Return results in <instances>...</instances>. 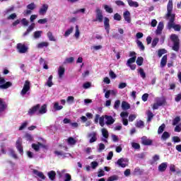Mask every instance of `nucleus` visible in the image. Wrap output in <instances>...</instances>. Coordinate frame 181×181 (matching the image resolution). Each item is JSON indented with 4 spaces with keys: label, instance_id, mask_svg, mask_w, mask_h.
I'll return each instance as SVG.
<instances>
[{
    "label": "nucleus",
    "instance_id": "obj_39",
    "mask_svg": "<svg viewBox=\"0 0 181 181\" xmlns=\"http://www.w3.org/2000/svg\"><path fill=\"white\" fill-rule=\"evenodd\" d=\"M135 60H136V57H132L127 60V66H131L132 63H135Z\"/></svg>",
    "mask_w": 181,
    "mask_h": 181
},
{
    "label": "nucleus",
    "instance_id": "obj_62",
    "mask_svg": "<svg viewBox=\"0 0 181 181\" xmlns=\"http://www.w3.org/2000/svg\"><path fill=\"white\" fill-rule=\"evenodd\" d=\"M83 88H85V90H87V88H90V87H91V83L86 82L85 83H83Z\"/></svg>",
    "mask_w": 181,
    "mask_h": 181
},
{
    "label": "nucleus",
    "instance_id": "obj_45",
    "mask_svg": "<svg viewBox=\"0 0 181 181\" xmlns=\"http://www.w3.org/2000/svg\"><path fill=\"white\" fill-rule=\"evenodd\" d=\"M139 74H140V76H141V77L142 78H146V74L145 71H144V69L140 68V69H139Z\"/></svg>",
    "mask_w": 181,
    "mask_h": 181
},
{
    "label": "nucleus",
    "instance_id": "obj_52",
    "mask_svg": "<svg viewBox=\"0 0 181 181\" xmlns=\"http://www.w3.org/2000/svg\"><path fill=\"white\" fill-rule=\"evenodd\" d=\"M134 175H142V173H144V171L141 170V168L137 167L134 169Z\"/></svg>",
    "mask_w": 181,
    "mask_h": 181
},
{
    "label": "nucleus",
    "instance_id": "obj_58",
    "mask_svg": "<svg viewBox=\"0 0 181 181\" xmlns=\"http://www.w3.org/2000/svg\"><path fill=\"white\" fill-rule=\"evenodd\" d=\"M24 138L26 139V141H33V136L28 133L25 134Z\"/></svg>",
    "mask_w": 181,
    "mask_h": 181
},
{
    "label": "nucleus",
    "instance_id": "obj_30",
    "mask_svg": "<svg viewBox=\"0 0 181 181\" xmlns=\"http://www.w3.org/2000/svg\"><path fill=\"white\" fill-rule=\"evenodd\" d=\"M122 110H129V108H131V105H129V103H128L127 102L123 101L122 103Z\"/></svg>",
    "mask_w": 181,
    "mask_h": 181
},
{
    "label": "nucleus",
    "instance_id": "obj_7",
    "mask_svg": "<svg viewBox=\"0 0 181 181\" xmlns=\"http://www.w3.org/2000/svg\"><path fill=\"white\" fill-rule=\"evenodd\" d=\"M116 163L119 168H127L129 163V160L128 158H122L117 160Z\"/></svg>",
    "mask_w": 181,
    "mask_h": 181
},
{
    "label": "nucleus",
    "instance_id": "obj_34",
    "mask_svg": "<svg viewBox=\"0 0 181 181\" xmlns=\"http://www.w3.org/2000/svg\"><path fill=\"white\" fill-rule=\"evenodd\" d=\"M168 61V56L164 55L161 59L160 66L161 67H165L166 66V62Z\"/></svg>",
    "mask_w": 181,
    "mask_h": 181
},
{
    "label": "nucleus",
    "instance_id": "obj_8",
    "mask_svg": "<svg viewBox=\"0 0 181 181\" xmlns=\"http://www.w3.org/2000/svg\"><path fill=\"white\" fill-rule=\"evenodd\" d=\"M0 88L3 90H6V88H9V87L12 86V83L6 82L5 79L0 76Z\"/></svg>",
    "mask_w": 181,
    "mask_h": 181
},
{
    "label": "nucleus",
    "instance_id": "obj_15",
    "mask_svg": "<svg viewBox=\"0 0 181 181\" xmlns=\"http://www.w3.org/2000/svg\"><path fill=\"white\" fill-rule=\"evenodd\" d=\"M104 16H103V11L100 8L96 9V21L103 22Z\"/></svg>",
    "mask_w": 181,
    "mask_h": 181
},
{
    "label": "nucleus",
    "instance_id": "obj_26",
    "mask_svg": "<svg viewBox=\"0 0 181 181\" xmlns=\"http://www.w3.org/2000/svg\"><path fill=\"white\" fill-rule=\"evenodd\" d=\"M103 8L107 13H112L114 12V9L112 8L107 4L103 5Z\"/></svg>",
    "mask_w": 181,
    "mask_h": 181
},
{
    "label": "nucleus",
    "instance_id": "obj_40",
    "mask_svg": "<svg viewBox=\"0 0 181 181\" xmlns=\"http://www.w3.org/2000/svg\"><path fill=\"white\" fill-rule=\"evenodd\" d=\"M49 46V42H42L37 45L38 49H43V47H47Z\"/></svg>",
    "mask_w": 181,
    "mask_h": 181
},
{
    "label": "nucleus",
    "instance_id": "obj_38",
    "mask_svg": "<svg viewBox=\"0 0 181 181\" xmlns=\"http://www.w3.org/2000/svg\"><path fill=\"white\" fill-rule=\"evenodd\" d=\"M101 132L103 137L108 138V136H110V134H108V130H107V129H102Z\"/></svg>",
    "mask_w": 181,
    "mask_h": 181
},
{
    "label": "nucleus",
    "instance_id": "obj_47",
    "mask_svg": "<svg viewBox=\"0 0 181 181\" xmlns=\"http://www.w3.org/2000/svg\"><path fill=\"white\" fill-rule=\"evenodd\" d=\"M73 62H74V57L66 58L64 62V64H69L73 63Z\"/></svg>",
    "mask_w": 181,
    "mask_h": 181
},
{
    "label": "nucleus",
    "instance_id": "obj_60",
    "mask_svg": "<svg viewBox=\"0 0 181 181\" xmlns=\"http://www.w3.org/2000/svg\"><path fill=\"white\" fill-rule=\"evenodd\" d=\"M14 9H15V7L13 6L9 7L5 11V13L7 15L9 13H11V12H13Z\"/></svg>",
    "mask_w": 181,
    "mask_h": 181
},
{
    "label": "nucleus",
    "instance_id": "obj_33",
    "mask_svg": "<svg viewBox=\"0 0 181 181\" xmlns=\"http://www.w3.org/2000/svg\"><path fill=\"white\" fill-rule=\"evenodd\" d=\"M48 177L50 179V180H54V179H56V172H54L53 170L49 172Z\"/></svg>",
    "mask_w": 181,
    "mask_h": 181
},
{
    "label": "nucleus",
    "instance_id": "obj_63",
    "mask_svg": "<svg viewBox=\"0 0 181 181\" xmlns=\"http://www.w3.org/2000/svg\"><path fill=\"white\" fill-rule=\"evenodd\" d=\"M90 166H91L92 169H95L96 168L98 167V163H97V161H93L90 163Z\"/></svg>",
    "mask_w": 181,
    "mask_h": 181
},
{
    "label": "nucleus",
    "instance_id": "obj_24",
    "mask_svg": "<svg viewBox=\"0 0 181 181\" xmlns=\"http://www.w3.org/2000/svg\"><path fill=\"white\" fill-rule=\"evenodd\" d=\"M127 4L131 8H138L139 6V4L137 1L132 0H127Z\"/></svg>",
    "mask_w": 181,
    "mask_h": 181
},
{
    "label": "nucleus",
    "instance_id": "obj_50",
    "mask_svg": "<svg viewBox=\"0 0 181 181\" xmlns=\"http://www.w3.org/2000/svg\"><path fill=\"white\" fill-rule=\"evenodd\" d=\"M104 119H105V116H101L99 118V124L100 127H104V125H105V123L104 122Z\"/></svg>",
    "mask_w": 181,
    "mask_h": 181
},
{
    "label": "nucleus",
    "instance_id": "obj_11",
    "mask_svg": "<svg viewBox=\"0 0 181 181\" xmlns=\"http://www.w3.org/2000/svg\"><path fill=\"white\" fill-rule=\"evenodd\" d=\"M88 138H89L90 144H93V142H95L97 141V132H91L88 134Z\"/></svg>",
    "mask_w": 181,
    "mask_h": 181
},
{
    "label": "nucleus",
    "instance_id": "obj_44",
    "mask_svg": "<svg viewBox=\"0 0 181 181\" xmlns=\"http://www.w3.org/2000/svg\"><path fill=\"white\" fill-rule=\"evenodd\" d=\"M137 66H142L144 63V58L142 57H139L136 61Z\"/></svg>",
    "mask_w": 181,
    "mask_h": 181
},
{
    "label": "nucleus",
    "instance_id": "obj_46",
    "mask_svg": "<svg viewBox=\"0 0 181 181\" xmlns=\"http://www.w3.org/2000/svg\"><path fill=\"white\" fill-rule=\"evenodd\" d=\"M27 9H29L30 11H33L34 9H36V4L35 3H31L27 6Z\"/></svg>",
    "mask_w": 181,
    "mask_h": 181
},
{
    "label": "nucleus",
    "instance_id": "obj_55",
    "mask_svg": "<svg viewBox=\"0 0 181 181\" xmlns=\"http://www.w3.org/2000/svg\"><path fill=\"white\" fill-rule=\"evenodd\" d=\"M86 12V8H80L74 11V15H77V13H84Z\"/></svg>",
    "mask_w": 181,
    "mask_h": 181
},
{
    "label": "nucleus",
    "instance_id": "obj_64",
    "mask_svg": "<svg viewBox=\"0 0 181 181\" xmlns=\"http://www.w3.org/2000/svg\"><path fill=\"white\" fill-rule=\"evenodd\" d=\"M165 53H166V49H165L158 50V56L160 57H162V55L165 54Z\"/></svg>",
    "mask_w": 181,
    "mask_h": 181
},
{
    "label": "nucleus",
    "instance_id": "obj_48",
    "mask_svg": "<svg viewBox=\"0 0 181 181\" xmlns=\"http://www.w3.org/2000/svg\"><path fill=\"white\" fill-rule=\"evenodd\" d=\"M147 116H148V122H151V121H152V118H153V113H152V112L151 111H148L147 112Z\"/></svg>",
    "mask_w": 181,
    "mask_h": 181
},
{
    "label": "nucleus",
    "instance_id": "obj_17",
    "mask_svg": "<svg viewBox=\"0 0 181 181\" xmlns=\"http://www.w3.org/2000/svg\"><path fill=\"white\" fill-rule=\"evenodd\" d=\"M152 139H148V137L146 136H143L141 138V143L143 144V145H146V146H149V145H152Z\"/></svg>",
    "mask_w": 181,
    "mask_h": 181
},
{
    "label": "nucleus",
    "instance_id": "obj_53",
    "mask_svg": "<svg viewBox=\"0 0 181 181\" xmlns=\"http://www.w3.org/2000/svg\"><path fill=\"white\" fill-rule=\"evenodd\" d=\"M98 146H99L98 148V152H103V151L105 149V145H104V144L103 143L99 144Z\"/></svg>",
    "mask_w": 181,
    "mask_h": 181
},
{
    "label": "nucleus",
    "instance_id": "obj_31",
    "mask_svg": "<svg viewBox=\"0 0 181 181\" xmlns=\"http://www.w3.org/2000/svg\"><path fill=\"white\" fill-rule=\"evenodd\" d=\"M46 86L48 87H52L53 86V76L50 75L47 81Z\"/></svg>",
    "mask_w": 181,
    "mask_h": 181
},
{
    "label": "nucleus",
    "instance_id": "obj_61",
    "mask_svg": "<svg viewBox=\"0 0 181 181\" xmlns=\"http://www.w3.org/2000/svg\"><path fill=\"white\" fill-rule=\"evenodd\" d=\"M125 87H127V83L125 82H122L118 85V88H119L120 90L125 88Z\"/></svg>",
    "mask_w": 181,
    "mask_h": 181
},
{
    "label": "nucleus",
    "instance_id": "obj_28",
    "mask_svg": "<svg viewBox=\"0 0 181 181\" xmlns=\"http://www.w3.org/2000/svg\"><path fill=\"white\" fill-rule=\"evenodd\" d=\"M40 64L43 66V69L47 70L49 66L46 64V61L43 58L40 59Z\"/></svg>",
    "mask_w": 181,
    "mask_h": 181
},
{
    "label": "nucleus",
    "instance_id": "obj_10",
    "mask_svg": "<svg viewBox=\"0 0 181 181\" xmlns=\"http://www.w3.org/2000/svg\"><path fill=\"white\" fill-rule=\"evenodd\" d=\"M16 148L21 155H23V147H22V139H18L16 142Z\"/></svg>",
    "mask_w": 181,
    "mask_h": 181
},
{
    "label": "nucleus",
    "instance_id": "obj_29",
    "mask_svg": "<svg viewBox=\"0 0 181 181\" xmlns=\"http://www.w3.org/2000/svg\"><path fill=\"white\" fill-rule=\"evenodd\" d=\"M168 138H170V134H169L168 132H164L161 136V139L163 141H166V139H168Z\"/></svg>",
    "mask_w": 181,
    "mask_h": 181
},
{
    "label": "nucleus",
    "instance_id": "obj_25",
    "mask_svg": "<svg viewBox=\"0 0 181 181\" xmlns=\"http://www.w3.org/2000/svg\"><path fill=\"white\" fill-rule=\"evenodd\" d=\"M167 168H168V163H162L158 166V170L159 172H165Z\"/></svg>",
    "mask_w": 181,
    "mask_h": 181
},
{
    "label": "nucleus",
    "instance_id": "obj_41",
    "mask_svg": "<svg viewBox=\"0 0 181 181\" xmlns=\"http://www.w3.org/2000/svg\"><path fill=\"white\" fill-rule=\"evenodd\" d=\"M54 109L55 111H60V110H63V107L59 105L58 102L54 103Z\"/></svg>",
    "mask_w": 181,
    "mask_h": 181
},
{
    "label": "nucleus",
    "instance_id": "obj_14",
    "mask_svg": "<svg viewBox=\"0 0 181 181\" xmlns=\"http://www.w3.org/2000/svg\"><path fill=\"white\" fill-rule=\"evenodd\" d=\"M105 121L106 125H112L115 122V119L112 118V116L105 115Z\"/></svg>",
    "mask_w": 181,
    "mask_h": 181
},
{
    "label": "nucleus",
    "instance_id": "obj_6",
    "mask_svg": "<svg viewBox=\"0 0 181 181\" xmlns=\"http://www.w3.org/2000/svg\"><path fill=\"white\" fill-rule=\"evenodd\" d=\"M57 175H59V177H62L64 176V181H71V175L69 173H66V170H58L57 172Z\"/></svg>",
    "mask_w": 181,
    "mask_h": 181
},
{
    "label": "nucleus",
    "instance_id": "obj_4",
    "mask_svg": "<svg viewBox=\"0 0 181 181\" xmlns=\"http://www.w3.org/2000/svg\"><path fill=\"white\" fill-rule=\"evenodd\" d=\"M20 94L21 97H25V95H29L30 94V82L29 81H25Z\"/></svg>",
    "mask_w": 181,
    "mask_h": 181
},
{
    "label": "nucleus",
    "instance_id": "obj_1",
    "mask_svg": "<svg viewBox=\"0 0 181 181\" xmlns=\"http://www.w3.org/2000/svg\"><path fill=\"white\" fill-rule=\"evenodd\" d=\"M173 12V0H169L167 5V14L166 16L169 19V22L168 23V29H174L179 32L181 29L180 25L175 24V14L172 13Z\"/></svg>",
    "mask_w": 181,
    "mask_h": 181
},
{
    "label": "nucleus",
    "instance_id": "obj_23",
    "mask_svg": "<svg viewBox=\"0 0 181 181\" xmlns=\"http://www.w3.org/2000/svg\"><path fill=\"white\" fill-rule=\"evenodd\" d=\"M6 108V103L4 102V100L0 98V117H1V114H2L4 111H5Z\"/></svg>",
    "mask_w": 181,
    "mask_h": 181
},
{
    "label": "nucleus",
    "instance_id": "obj_42",
    "mask_svg": "<svg viewBox=\"0 0 181 181\" xmlns=\"http://www.w3.org/2000/svg\"><path fill=\"white\" fill-rule=\"evenodd\" d=\"M136 43L140 50H145V46H144V44L142 43V42H141L139 40H137Z\"/></svg>",
    "mask_w": 181,
    "mask_h": 181
},
{
    "label": "nucleus",
    "instance_id": "obj_32",
    "mask_svg": "<svg viewBox=\"0 0 181 181\" xmlns=\"http://www.w3.org/2000/svg\"><path fill=\"white\" fill-rule=\"evenodd\" d=\"M47 35L50 42H56V38L53 36V33H52V32L49 31Z\"/></svg>",
    "mask_w": 181,
    "mask_h": 181
},
{
    "label": "nucleus",
    "instance_id": "obj_12",
    "mask_svg": "<svg viewBox=\"0 0 181 181\" xmlns=\"http://www.w3.org/2000/svg\"><path fill=\"white\" fill-rule=\"evenodd\" d=\"M48 9H49V4H42L39 10L40 15H46V12H47Z\"/></svg>",
    "mask_w": 181,
    "mask_h": 181
},
{
    "label": "nucleus",
    "instance_id": "obj_20",
    "mask_svg": "<svg viewBox=\"0 0 181 181\" xmlns=\"http://www.w3.org/2000/svg\"><path fill=\"white\" fill-rule=\"evenodd\" d=\"M67 144L69 146H74L77 144V139L73 138V137H69L66 139Z\"/></svg>",
    "mask_w": 181,
    "mask_h": 181
},
{
    "label": "nucleus",
    "instance_id": "obj_54",
    "mask_svg": "<svg viewBox=\"0 0 181 181\" xmlns=\"http://www.w3.org/2000/svg\"><path fill=\"white\" fill-rule=\"evenodd\" d=\"M109 76L112 80H115V78H117V74L112 71H109Z\"/></svg>",
    "mask_w": 181,
    "mask_h": 181
},
{
    "label": "nucleus",
    "instance_id": "obj_57",
    "mask_svg": "<svg viewBox=\"0 0 181 181\" xmlns=\"http://www.w3.org/2000/svg\"><path fill=\"white\" fill-rule=\"evenodd\" d=\"M118 179V175H114L107 178V181H115Z\"/></svg>",
    "mask_w": 181,
    "mask_h": 181
},
{
    "label": "nucleus",
    "instance_id": "obj_13",
    "mask_svg": "<svg viewBox=\"0 0 181 181\" xmlns=\"http://www.w3.org/2000/svg\"><path fill=\"white\" fill-rule=\"evenodd\" d=\"M120 116L122 117V121L123 122V125H128V112H122L120 114Z\"/></svg>",
    "mask_w": 181,
    "mask_h": 181
},
{
    "label": "nucleus",
    "instance_id": "obj_19",
    "mask_svg": "<svg viewBox=\"0 0 181 181\" xmlns=\"http://www.w3.org/2000/svg\"><path fill=\"white\" fill-rule=\"evenodd\" d=\"M33 175L35 176H37V177H40V179H42V180H45L46 179V177L45 175H43V173L37 170H33Z\"/></svg>",
    "mask_w": 181,
    "mask_h": 181
},
{
    "label": "nucleus",
    "instance_id": "obj_2",
    "mask_svg": "<svg viewBox=\"0 0 181 181\" xmlns=\"http://www.w3.org/2000/svg\"><path fill=\"white\" fill-rule=\"evenodd\" d=\"M47 112V105H43L40 107V104H37L28 111V115H33L37 114V115H43Z\"/></svg>",
    "mask_w": 181,
    "mask_h": 181
},
{
    "label": "nucleus",
    "instance_id": "obj_56",
    "mask_svg": "<svg viewBox=\"0 0 181 181\" xmlns=\"http://www.w3.org/2000/svg\"><path fill=\"white\" fill-rule=\"evenodd\" d=\"M68 104H73L74 103V97L69 96L66 99Z\"/></svg>",
    "mask_w": 181,
    "mask_h": 181
},
{
    "label": "nucleus",
    "instance_id": "obj_36",
    "mask_svg": "<svg viewBox=\"0 0 181 181\" xmlns=\"http://www.w3.org/2000/svg\"><path fill=\"white\" fill-rule=\"evenodd\" d=\"M42 33H43V31L39 30L34 32V38L35 39H39L42 37Z\"/></svg>",
    "mask_w": 181,
    "mask_h": 181
},
{
    "label": "nucleus",
    "instance_id": "obj_5",
    "mask_svg": "<svg viewBox=\"0 0 181 181\" xmlns=\"http://www.w3.org/2000/svg\"><path fill=\"white\" fill-rule=\"evenodd\" d=\"M170 39L173 42V50L175 52H179V37L177 35L173 34L170 36Z\"/></svg>",
    "mask_w": 181,
    "mask_h": 181
},
{
    "label": "nucleus",
    "instance_id": "obj_9",
    "mask_svg": "<svg viewBox=\"0 0 181 181\" xmlns=\"http://www.w3.org/2000/svg\"><path fill=\"white\" fill-rule=\"evenodd\" d=\"M17 49L18 53L23 54L28 52V48L25 45V44L18 43L17 44Z\"/></svg>",
    "mask_w": 181,
    "mask_h": 181
},
{
    "label": "nucleus",
    "instance_id": "obj_21",
    "mask_svg": "<svg viewBox=\"0 0 181 181\" xmlns=\"http://www.w3.org/2000/svg\"><path fill=\"white\" fill-rule=\"evenodd\" d=\"M32 148L33 149H34V151H35V152L39 151V149H40V148H45V145H43L42 143H37V144H32Z\"/></svg>",
    "mask_w": 181,
    "mask_h": 181
},
{
    "label": "nucleus",
    "instance_id": "obj_43",
    "mask_svg": "<svg viewBox=\"0 0 181 181\" xmlns=\"http://www.w3.org/2000/svg\"><path fill=\"white\" fill-rule=\"evenodd\" d=\"M165 128H166V125L165 124H163L158 127V134L160 135L165 131Z\"/></svg>",
    "mask_w": 181,
    "mask_h": 181
},
{
    "label": "nucleus",
    "instance_id": "obj_51",
    "mask_svg": "<svg viewBox=\"0 0 181 181\" xmlns=\"http://www.w3.org/2000/svg\"><path fill=\"white\" fill-rule=\"evenodd\" d=\"M74 36L76 39H78V37H80V30L78 29V25H76V31Z\"/></svg>",
    "mask_w": 181,
    "mask_h": 181
},
{
    "label": "nucleus",
    "instance_id": "obj_22",
    "mask_svg": "<svg viewBox=\"0 0 181 181\" xmlns=\"http://www.w3.org/2000/svg\"><path fill=\"white\" fill-rule=\"evenodd\" d=\"M163 23L160 22L157 26V30L156 31V35H160L162 33V30H163Z\"/></svg>",
    "mask_w": 181,
    "mask_h": 181
},
{
    "label": "nucleus",
    "instance_id": "obj_49",
    "mask_svg": "<svg viewBox=\"0 0 181 181\" xmlns=\"http://www.w3.org/2000/svg\"><path fill=\"white\" fill-rule=\"evenodd\" d=\"M17 16H18L16 15V13H11V15H9L7 17V19H8V21H14V19H16Z\"/></svg>",
    "mask_w": 181,
    "mask_h": 181
},
{
    "label": "nucleus",
    "instance_id": "obj_27",
    "mask_svg": "<svg viewBox=\"0 0 181 181\" xmlns=\"http://www.w3.org/2000/svg\"><path fill=\"white\" fill-rule=\"evenodd\" d=\"M73 30H74V28L71 27L70 28H69L68 30H66L64 36L65 37H69V36H70V35H71V33H73Z\"/></svg>",
    "mask_w": 181,
    "mask_h": 181
},
{
    "label": "nucleus",
    "instance_id": "obj_3",
    "mask_svg": "<svg viewBox=\"0 0 181 181\" xmlns=\"http://www.w3.org/2000/svg\"><path fill=\"white\" fill-rule=\"evenodd\" d=\"M64 151H67V147L59 145L57 150L54 151V153L56 156H59V158H69V156H71V154L64 153Z\"/></svg>",
    "mask_w": 181,
    "mask_h": 181
},
{
    "label": "nucleus",
    "instance_id": "obj_18",
    "mask_svg": "<svg viewBox=\"0 0 181 181\" xmlns=\"http://www.w3.org/2000/svg\"><path fill=\"white\" fill-rule=\"evenodd\" d=\"M123 18L127 23H131V13L129 11H126L123 13Z\"/></svg>",
    "mask_w": 181,
    "mask_h": 181
},
{
    "label": "nucleus",
    "instance_id": "obj_37",
    "mask_svg": "<svg viewBox=\"0 0 181 181\" xmlns=\"http://www.w3.org/2000/svg\"><path fill=\"white\" fill-rule=\"evenodd\" d=\"M8 155L11 156V158H13V159H18V155H16L13 149L9 150Z\"/></svg>",
    "mask_w": 181,
    "mask_h": 181
},
{
    "label": "nucleus",
    "instance_id": "obj_16",
    "mask_svg": "<svg viewBox=\"0 0 181 181\" xmlns=\"http://www.w3.org/2000/svg\"><path fill=\"white\" fill-rule=\"evenodd\" d=\"M66 71V69L63 66H60L58 68V77L62 80L63 78V76H64V73Z\"/></svg>",
    "mask_w": 181,
    "mask_h": 181
},
{
    "label": "nucleus",
    "instance_id": "obj_35",
    "mask_svg": "<svg viewBox=\"0 0 181 181\" xmlns=\"http://www.w3.org/2000/svg\"><path fill=\"white\" fill-rule=\"evenodd\" d=\"M28 125H29V122L25 121L23 122V123H21L20 127H19V131H23V129H25V128H26V127H28Z\"/></svg>",
    "mask_w": 181,
    "mask_h": 181
},
{
    "label": "nucleus",
    "instance_id": "obj_59",
    "mask_svg": "<svg viewBox=\"0 0 181 181\" xmlns=\"http://www.w3.org/2000/svg\"><path fill=\"white\" fill-rule=\"evenodd\" d=\"M136 127H137V128H144V122L141 120L137 121Z\"/></svg>",
    "mask_w": 181,
    "mask_h": 181
}]
</instances>
